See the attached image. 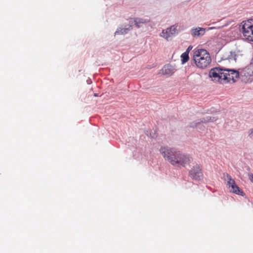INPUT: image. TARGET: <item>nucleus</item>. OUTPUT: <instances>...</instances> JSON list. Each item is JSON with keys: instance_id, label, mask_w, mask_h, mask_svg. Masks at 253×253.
Instances as JSON below:
<instances>
[{"instance_id": "nucleus-13", "label": "nucleus", "mask_w": 253, "mask_h": 253, "mask_svg": "<svg viewBox=\"0 0 253 253\" xmlns=\"http://www.w3.org/2000/svg\"><path fill=\"white\" fill-rule=\"evenodd\" d=\"M215 120V119H214V118H213V119H211V117H210V118H207V119L203 118L202 119V120H201V122H203V123H207V122H209L210 121H213Z\"/></svg>"}, {"instance_id": "nucleus-12", "label": "nucleus", "mask_w": 253, "mask_h": 253, "mask_svg": "<svg viewBox=\"0 0 253 253\" xmlns=\"http://www.w3.org/2000/svg\"><path fill=\"white\" fill-rule=\"evenodd\" d=\"M128 29H121L120 30H118L116 32V34H124L126 33V31Z\"/></svg>"}, {"instance_id": "nucleus-4", "label": "nucleus", "mask_w": 253, "mask_h": 253, "mask_svg": "<svg viewBox=\"0 0 253 253\" xmlns=\"http://www.w3.org/2000/svg\"><path fill=\"white\" fill-rule=\"evenodd\" d=\"M241 32L244 37L249 42H253V19L243 21Z\"/></svg>"}, {"instance_id": "nucleus-14", "label": "nucleus", "mask_w": 253, "mask_h": 253, "mask_svg": "<svg viewBox=\"0 0 253 253\" xmlns=\"http://www.w3.org/2000/svg\"><path fill=\"white\" fill-rule=\"evenodd\" d=\"M249 178L250 180L253 183V173H249L248 174Z\"/></svg>"}, {"instance_id": "nucleus-5", "label": "nucleus", "mask_w": 253, "mask_h": 253, "mask_svg": "<svg viewBox=\"0 0 253 253\" xmlns=\"http://www.w3.org/2000/svg\"><path fill=\"white\" fill-rule=\"evenodd\" d=\"M224 177L227 181V184L230 192L239 195H244V192L236 184L235 180L231 178L229 174L226 173L224 175Z\"/></svg>"}, {"instance_id": "nucleus-9", "label": "nucleus", "mask_w": 253, "mask_h": 253, "mask_svg": "<svg viewBox=\"0 0 253 253\" xmlns=\"http://www.w3.org/2000/svg\"><path fill=\"white\" fill-rule=\"evenodd\" d=\"M193 35L195 36H198L200 35H203L205 33V30L203 28H199L192 30Z\"/></svg>"}, {"instance_id": "nucleus-8", "label": "nucleus", "mask_w": 253, "mask_h": 253, "mask_svg": "<svg viewBox=\"0 0 253 253\" xmlns=\"http://www.w3.org/2000/svg\"><path fill=\"white\" fill-rule=\"evenodd\" d=\"M175 71L174 68L169 64L165 65L161 70V73L164 75H171Z\"/></svg>"}, {"instance_id": "nucleus-1", "label": "nucleus", "mask_w": 253, "mask_h": 253, "mask_svg": "<svg viewBox=\"0 0 253 253\" xmlns=\"http://www.w3.org/2000/svg\"><path fill=\"white\" fill-rule=\"evenodd\" d=\"M160 152L165 160L173 166L185 167L191 162V158L188 155L173 148L163 146L161 147Z\"/></svg>"}, {"instance_id": "nucleus-16", "label": "nucleus", "mask_w": 253, "mask_h": 253, "mask_svg": "<svg viewBox=\"0 0 253 253\" xmlns=\"http://www.w3.org/2000/svg\"><path fill=\"white\" fill-rule=\"evenodd\" d=\"M192 47L191 46H189L187 49H186V51L185 52H187L188 54H189V52H190V51L192 49Z\"/></svg>"}, {"instance_id": "nucleus-3", "label": "nucleus", "mask_w": 253, "mask_h": 253, "mask_svg": "<svg viewBox=\"0 0 253 253\" xmlns=\"http://www.w3.org/2000/svg\"><path fill=\"white\" fill-rule=\"evenodd\" d=\"M193 60L196 66L200 69L208 68L211 62L210 53L204 49H198L195 51Z\"/></svg>"}, {"instance_id": "nucleus-6", "label": "nucleus", "mask_w": 253, "mask_h": 253, "mask_svg": "<svg viewBox=\"0 0 253 253\" xmlns=\"http://www.w3.org/2000/svg\"><path fill=\"white\" fill-rule=\"evenodd\" d=\"M189 176L195 180H200L203 177L201 167L200 165L196 164L189 171Z\"/></svg>"}, {"instance_id": "nucleus-10", "label": "nucleus", "mask_w": 253, "mask_h": 253, "mask_svg": "<svg viewBox=\"0 0 253 253\" xmlns=\"http://www.w3.org/2000/svg\"><path fill=\"white\" fill-rule=\"evenodd\" d=\"M181 61L182 64L185 63L187 62L189 59V54L187 53V52H184L181 55Z\"/></svg>"}, {"instance_id": "nucleus-11", "label": "nucleus", "mask_w": 253, "mask_h": 253, "mask_svg": "<svg viewBox=\"0 0 253 253\" xmlns=\"http://www.w3.org/2000/svg\"><path fill=\"white\" fill-rule=\"evenodd\" d=\"M135 25L136 26L139 28L141 26V24H142L146 22V21L145 20H143V19H136L135 21Z\"/></svg>"}, {"instance_id": "nucleus-15", "label": "nucleus", "mask_w": 253, "mask_h": 253, "mask_svg": "<svg viewBox=\"0 0 253 253\" xmlns=\"http://www.w3.org/2000/svg\"><path fill=\"white\" fill-rule=\"evenodd\" d=\"M253 135V128L249 130V136L251 137H252Z\"/></svg>"}, {"instance_id": "nucleus-2", "label": "nucleus", "mask_w": 253, "mask_h": 253, "mask_svg": "<svg viewBox=\"0 0 253 253\" xmlns=\"http://www.w3.org/2000/svg\"><path fill=\"white\" fill-rule=\"evenodd\" d=\"M210 77L212 80L221 84H225L232 81L235 82L239 78V72L234 70L222 69L215 68L211 70Z\"/></svg>"}, {"instance_id": "nucleus-7", "label": "nucleus", "mask_w": 253, "mask_h": 253, "mask_svg": "<svg viewBox=\"0 0 253 253\" xmlns=\"http://www.w3.org/2000/svg\"><path fill=\"white\" fill-rule=\"evenodd\" d=\"M176 33V27L174 26H172L169 28L163 30L161 34V36L168 41L170 38L174 36Z\"/></svg>"}]
</instances>
